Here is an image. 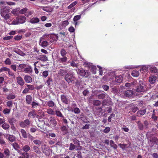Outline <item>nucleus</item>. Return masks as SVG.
Returning a JSON list of instances; mask_svg holds the SVG:
<instances>
[{
	"mask_svg": "<svg viewBox=\"0 0 158 158\" xmlns=\"http://www.w3.org/2000/svg\"><path fill=\"white\" fill-rule=\"evenodd\" d=\"M148 88L147 87L145 83H143V81L139 80V84L137 87L136 90L137 92H145L148 89Z\"/></svg>",
	"mask_w": 158,
	"mask_h": 158,
	"instance_id": "nucleus-1",
	"label": "nucleus"
},
{
	"mask_svg": "<svg viewBox=\"0 0 158 158\" xmlns=\"http://www.w3.org/2000/svg\"><path fill=\"white\" fill-rule=\"evenodd\" d=\"M120 96L123 98L130 97L133 94V91L130 90H128L126 91H123L122 90L121 91L120 90Z\"/></svg>",
	"mask_w": 158,
	"mask_h": 158,
	"instance_id": "nucleus-2",
	"label": "nucleus"
},
{
	"mask_svg": "<svg viewBox=\"0 0 158 158\" xmlns=\"http://www.w3.org/2000/svg\"><path fill=\"white\" fill-rule=\"evenodd\" d=\"M77 74L79 75L86 78L88 77L90 75V73L88 71L86 72L85 70L83 69H78L76 70Z\"/></svg>",
	"mask_w": 158,
	"mask_h": 158,
	"instance_id": "nucleus-3",
	"label": "nucleus"
},
{
	"mask_svg": "<svg viewBox=\"0 0 158 158\" xmlns=\"http://www.w3.org/2000/svg\"><path fill=\"white\" fill-rule=\"evenodd\" d=\"M26 18L24 16H19L17 18V20H14L12 23L14 25H17L18 24H22L25 22Z\"/></svg>",
	"mask_w": 158,
	"mask_h": 158,
	"instance_id": "nucleus-4",
	"label": "nucleus"
},
{
	"mask_svg": "<svg viewBox=\"0 0 158 158\" xmlns=\"http://www.w3.org/2000/svg\"><path fill=\"white\" fill-rule=\"evenodd\" d=\"M64 79L68 83H72L74 81L75 77L72 74L68 73L65 76Z\"/></svg>",
	"mask_w": 158,
	"mask_h": 158,
	"instance_id": "nucleus-5",
	"label": "nucleus"
},
{
	"mask_svg": "<svg viewBox=\"0 0 158 158\" xmlns=\"http://www.w3.org/2000/svg\"><path fill=\"white\" fill-rule=\"evenodd\" d=\"M58 72V74L61 76L65 77L68 72V69L66 67L62 66H60Z\"/></svg>",
	"mask_w": 158,
	"mask_h": 158,
	"instance_id": "nucleus-6",
	"label": "nucleus"
},
{
	"mask_svg": "<svg viewBox=\"0 0 158 158\" xmlns=\"http://www.w3.org/2000/svg\"><path fill=\"white\" fill-rule=\"evenodd\" d=\"M46 39V37L45 38L43 36L40 40V45L43 48L47 47L49 45V44L47 41L44 40L45 39Z\"/></svg>",
	"mask_w": 158,
	"mask_h": 158,
	"instance_id": "nucleus-7",
	"label": "nucleus"
},
{
	"mask_svg": "<svg viewBox=\"0 0 158 158\" xmlns=\"http://www.w3.org/2000/svg\"><path fill=\"white\" fill-rule=\"evenodd\" d=\"M23 71L26 73L30 74L32 73L33 72V69L32 67L29 64L26 65V67Z\"/></svg>",
	"mask_w": 158,
	"mask_h": 158,
	"instance_id": "nucleus-8",
	"label": "nucleus"
},
{
	"mask_svg": "<svg viewBox=\"0 0 158 158\" xmlns=\"http://www.w3.org/2000/svg\"><path fill=\"white\" fill-rule=\"evenodd\" d=\"M105 97L107 98V100L109 102H110L111 98L108 95L104 92L99 91V99H103Z\"/></svg>",
	"mask_w": 158,
	"mask_h": 158,
	"instance_id": "nucleus-9",
	"label": "nucleus"
},
{
	"mask_svg": "<svg viewBox=\"0 0 158 158\" xmlns=\"http://www.w3.org/2000/svg\"><path fill=\"white\" fill-rule=\"evenodd\" d=\"M44 148H42V151L46 155L48 156L50 155V149L49 147H46L45 145H44Z\"/></svg>",
	"mask_w": 158,
	"mask_h": 158,
	"instance_id": "nucleus-10",
	"label": "nucleus"
},
{
	"mask_svg": "<svg viewBox=\"0 0 158 158\" xmlns=\"http://www.w3.org/2000/svg\"><path fill=\"white\" fill-rule=\"evenodd\" d=\"M60 98L62 102L64 104H68L69 103V100L68 99L66 96L64 95H61Z\"/></svg>",
	"mask_w": 158,
	"mask_h": 158,
	"instance_id": "nucleus-11",
	"label": "nucleus"
},
{
	"mask_svg": "<svg viewBox=\"0 0 158 158\" xmlns=\"http://www.w3.org/2000/svg\"><path fill=\"white\" fill-rule=\"evenodd\" d=\"M85 64L87 65L90 69V70L93 74H95L96 73L97 68L95 66L88 64Z\"/></svg>",
	"mask_w": 158,
	"mask_h": 158,
	"instance_id": "nucleus-12",
	"label": "nucleus"
},
{
	"mask_svg": "<svg viewBox=\"0 0 158 158\" xmlns=\"http://www.w3.org/2000/svg\"><path fill=\"white\" fill-rule=\"evenodd\" d=\"M49 123L53 126L55 127L57 124V122L56 121L55 118L51 116L49 118Z\"/></svg>",
	"mask_w": 158,
	"mask_h": 158,
	"instance_id": "nucleus-13",
	"label": "nucleus"
},
{
	"mask_svg": "<svg viewBox=\"0 0 158 158\" xmlns=\"http://www.w3.org/2000/svg\"><path fill=\"white\" fill-rule=\"evenodd\" d=\"M17 83L21 86H23L24 83V81L21 77H18L16 78Z\"/></svg>",
	"mask_w": 158,
	"mask_h": 158,
	"instance_id": "nucleus-14",
	"label": "nucleus"
},
{
	"mask_svg": "<svg viewBox=\"0 0 158 158\" xmlns=\"http://www.w3.org/2000/svg\"><path fill=\"white\" fill-rule=\"evenodd\" d=\"M24 79L25 81L27 83H30L32 81V77L30 75H25Z\"/></svg>",
	"mask_w": 158,
	"mask_h": 158,
	"instance_id": "nucleus-15",
	"label": "nucleus"
},
{
	"mask_svg": "<svg viewBox=\"0 0 158 158\" xmlns=\"http://www.w3.org/2000/svg\"><path fill=\"white\" fill-rule=\"evenodd\" d=\"M72 141L73 143L75 144L78 150L81 149V147L80 146V144L79 143V141L76 139H73Z\"/></svg>",
	"mask_w": 158,
	"mask_h": 158,
	"instance_id": "nucleus-16",
	"label": "nucleus"
},
{
	"mask_svg": "<svg viewBox=\"0 0 158 158\" xmlns=\"http://www.w3.org/2000/svg\"><path fill=\"white\" fill-rule=\"evenodd\" d=\"M9 9L6 7L1 8L0 12L1 15H4V14H7L9 12Z\"/></svg>",
	"mask_w": 158,
	"mask_h": 158,
	"instance_id": "nucleus-17",
	"label": "nucleus"
},
{
	"mask_svg": "<svg viewBox=\"0 0 158 158\" xmlns=\"http://www.w3.org/2000/svg\"><path fill=\"white\" fill-rule=\"evenodd\" d=\"M37 60L44 61H46L48 60L47 57L45 55H41L38 56Z\"/></svg>",
	"mask_w": 158,
	"mask_h": 158,
	"instance_id": "nucleus-18",
	"label": "nucleus"
},
{
	"mask_svg": "<svg viewBox=\"0 0 158 158\" xmlns=\"http://www.w3.org/2000/svg\"><path fill=\"white\" fill-rule=\"evenodd\" d=\"M122 89H119L117 88L116 87H114L112 88V92L116 94H117L118 96H120V91H121V90Z\"/></svg>",
	"mask_w": 158,
	"mask_h": 158,
	"instance_id": "nucleus-19",
	"label": "nucleus"
},
{
	"mask_svg": "<svg viewBox=\"0 0 158 158\" xmlns=\"http://www.w3.org/2000/svg\"><path fill=\"white\" fill-rule=\"evenodd\" d=\"M156 81V77L155 76H151L149 77V81L151 84L155 83Z\"/></svg>",
	"mask_w": 158,
	"mask_h": 158,
	"instance_id": "nucleus-20",
	"label": "nucleus"
},
{
	"mask_svg": "<svg viewBox=\"0 0 158 158\" xmlns=\"http://www.w3.org/2000/svg\"><path fill=\"white\" fill-rule=\"evenodd\" d=\"M52 82V78L51 76H50L47 78L45 83L48 86H50Z\"/></svg>",
	"mask_w": 158,
	"mask_h": 158,
	"instance_id": "nucleus-21",
	"label": "nucleus"
},
{
	"mask_svg": "<svg viewBox=\"0 0 158 158\" xmlns=\"http://www.w3.org/2000/svg\"><path fill=\"white\" fill-rule=\"evenodd\" d=\"M36 115V112L35 110H33L31 111L28 113V116L29 118H34Z\"/></svg>",
	"mask_w": 158,
	"mask_h": 158,
	"instance_id": "nucleus-22",
	"label": "nucleus"
},
{
	"mask_svg": "<svg viewBox=\"0 0 158 158\" xmlns=\"http://www.w3.org/2000/svg\"><path fill=\"white\" fill-rule=\"evenodd\" d=\"M150 72L155 73L156 74H157L158 73V70L157 69L156 67L151 66L150 67Z\"/></svg>",
	"mask_w": 158,
	"mask_h": 158,
	"instance_id": "nucleus-23",
	"label": "nucleus"
},
{
	"mask_svg": "<svg viewBox=\"0 0 158 158\" xmlns=\"http://www.w3.org/2000/svg\"><path fill=\"white\" fill-rule=\"evenodd\" d=\"M26 103L28 104H30L32 101V97L31 95H27L26 97Z\"/></svg>",
	"mask_w": 158,
	"mask_h": 158,
	"instance_id": "nucleus-24",
	"label": "nucleus"
},
{
	"mask_svg": "<svg viewBox=\"0 0 158 158\" xmlns=\"http://www.w3.org/2000/svg\"><path fill=\"white\" fill-rule=\"evenodd\" d=\"M20 154L21 156L19 157L18 158H29V154L27 152H21L20 153Z\"/></svg>",
	"mask_w": 158,
	"mask_h": 158,
	"instance_id": "nucleus-25",
	"label": "nucleus"
},
{
	"mask_svg": "<svg viewBox=\"0 0 158 158\" xmlns=\"http://www.w3.org/2000/svg\"><path fill=\"white\" fill-rule=\"evenodd\" d=\"M150 141L153 144H158V139L156 137H154L150 139Z\"/></svg>",
	"mask_w": 158,
	"mask_h": 158,
	"instance_id": "nucleus-26",
	"label": "nucleus"
},
{
	"mask_svg": "<svg viewBox=\"0 0 158 158\" xmlns=\"http://www.w3.org/2000/svg\"><path fill=\"white\" fill-rule=\"evenodd\" d=\"M62 57L59 58L58 59V61L62 63H65L68 60V58L66 56H62Z\"/></svg>",
	"mask_w": 158,
	"mask_h": 158,
	"instance_id": "nucleus-27",
	"label": "nucleus"
},
{
	"mask_svg": "<svg viewBox=\"0 0 158 158\" xmlns=\"http://www.w3.org/2000/svg\"><path fill=\"white\" fill-rule=\"evenodd\" d=\"M146 110L145 109L140 110L137 111V115L138 117H140L144 115L146 113Z\"/></svg>",
	"mask_w": 158,
	"mask_h": 158,
	"instance_id": "nucleus-28",
	"label": "nucleus"
},
{
	"mask_svg": "<svg viewBox=\"0 0 158 158\" xmlns=\"http://www.w3.org/2000/svg\"><path fill=\"white\" fill-rule=\"evenodd\" d=\"M33 151L38 154H40L41 153V151L40 148L36 146H33Z\"/></svg>",
	"mask_w": 158,
	"mask_h": 158,
	"instance_id": "nucleus-29",
	"label": "nucleus"
},
{
	"mask_svg": "<svg viewBox=\"0 0 158 158\" xmlns=\"http://www.w3.org/2000/svg\"><path fill=\"white\" fill-rule=\"evenodd\" d=\"M8 121L10 125H13L14 124V123L16 122L17 120L15 118H8Z\"/></svg>",
	"mask_w": 158,
	"mask_h": 158,
	"instance_id": "nucleus-30",
	"label": "nucleus"
},
{
	"mask_svg": "<svg viewBox=\"0 0 158 158\" xmlns=\"http://www.w3.org/2000/svg\"><path fill=\"white\" fill-rule=\"evenodd\" d=\"M45 37L46 38L49 37L51 39H52L53 41L55 40V36L53 34H45L44 35V37L45 38Z\"/></svg>",
	"mask_w": 158,
	"mask_h": 158,
	"instance_id": "nucleus-31",
	"label": "nucleus"
},
{
	"mask_svg": "<svg viewBox=\"0 0 158 158\" xmlns=\"http://www.w3.org/2000/svg\"><path fill=\"white\" fill-rule=\"evenodd\" d=\"M122 80L123 77L121 75L117 76L115 77V81L117 82L120 83L122 82Z\"/></svg>",
	"mask_w": 158,
	"mask_h": 158,
	"instance_id": "nucleus-32",
	"label": "nucleus"
},
{
	"mask_svg": "<svg viewBox=\"0 0 158 158\" xmlns=\"http://www.w3.org/2000/svg\"><path fill=\"white\" fill-rule=\"evenodd\" d=\"M27 64H19L18 67V69L21 71L24 70L25 67H26Z\"/></svg>",
	"mask_w": 158,
	"mask_h": 158,
	"instance_id": "nucleus-33",
	"label": "nucleus"
},
{
	"mask_svg": "<svg viewBox=\"0 0 158 158\" xmlns=\"http://www.w3.org/2000/svg\"><path fill=\"white\" fill-rule=\"evenodd\" d=\"M55 113L57 117L61 118L64 117L63 115L60 111L58 110L55 111Z\"/></svg>",
	"mask_w": 158,
	"mask_h": 158,
	"instance_id": "nucleus-34",
	"label": "nucleus"
},
{
	"mask_svg": "<svg viewBox=\"0 0 158 158\" xmlns=\"http://www.w3.org/2000/svg\"><path fill=\"white\" fill-rule=\"evenodd\" d=\"M20 132L23 138H26L27 137V134L24 130L23 129H21L20 130Z\"/></svg>",
	"mask_w": 158,
	"mask_h": 158,
	"instance_id": "nucleus-35",
	"label": "nucleus"
},
{
	"mask_svg": "<svg viewBox=\"0 0 158 158\" xmlns=\"http://www.w3.org/2000/svg\"><path fill=\"white\" fill-rule=\"evenodd\" d=\"M16 96L15 94H10L7 95L6 98L8 100L13 99L15 98Z\"/></svg>",
	"mask_w": 158,
	"mask_h": 158,
	"instance_id": "nucleus-36",
	"label": "nucleus"
},
{
	"mask_svg": "<svg viewBox=\"0 0 158 158\" xmlns=\"http://www.w3.org/2000/svg\"><path fill=\"white\" fill-rule=\"evenodd\" d=\"M47 105L49 107H53L56 106V104L55 103L52 101H49L47 102Z\"/></svg>",
	"mask_w": 158,
	"mask_h": 158,
	"instance_id": "nucleus-37",
	"label": "nucleus"
},
{
	"mask_svg": "<svg viewBox=\"0 0 158 158\" xmlns=\"http://www.w3.org/2000/svg\"><path fill=\"white\" fill-rule=\"evenodd\" d=\"M12 146L16 150L18 151V152H20V151L19 150V147L18 144L16 143H13L12 144Z\"/></svg>",
	"mask_w": 158,
	"mask_h": 158,
	"instance_id": "nucleus-38",
	"label": "nucleus"
},
{
	"mask_svg": "<svg viewBox=\"0 0 158 158\" xmlns=\"http://www.w3.org/2000/svg\"><path fill=\"white\" fill-rule=\"evenodd\" d=\"M139 74V72L137 70H133L131 73V75L134 77H138Z\"/></svg>",
	"mask_w": 158,
	"mask_h": 158,
	"instance_id": "nucleus-39",
	"label": "nucleus"
},
{
	"mask_svg": "<svg viewBox=\"0 0 158 158\" xmlns=\"http://www.w3.org/2000/svg\"><path fill=\"white\" fill-rule=\"evenodd\" d=\"M22 149L25 152H27L30 150V148L29 145H25L23 147Z\"/></svg>",
	"mask_w": 158,
	"mask_h": 158,
	"instance_id": "nucleus-40",
	"label": "nucleus"
},
{
	"mask_svg": "<svg viewBox=\"0 0 158 158\" xmlns=\"http://www.w3.org/2000/svg\"><path fill=\"white\" fill-rule=\"evenodd\" d=\"M47 113L50 115H54L55 111H54L52 109L49 108L47 109Z\"/></svg>",
	"mask_w": 158,
	"mask_h": 158,
	"instance_id": "nucleus-41",
	"label": "nucleus"
},
{
	"mask_svg": "<svg viewBox=\"0 0 158 158\" xmlns=\"http://www.w3.org/2000/svg\"><path fill=\"white\" fill-rule=\"evenodd\" d=\"M40 19L37 18H33L30 20V22L32 23H35L39 22Z\"/></svg>",
	"mask_w": 158,
	"mask_h": 158,
	"instance_id": "nucleus-42",
	"label": "nucleus"
},
{
	"mask_svg": "<svg viewBox=\"0 0 158 158\" xmlns=\"http://www.w3.org/2000/svg\"><path fill=\"white\" fill-rule=\"evenodd\" d=\"M148 68L149 67L148 65L143 66L142 68L140 69V71L142 73L143 72H145V71H147L148 70Z\"/></svg>",
	"mask_w": 158,
	"mask_h": 158,
	"instance_id": "nucleus-43",
	"label": "nucleus"
},
{
	"mask_svg": "<svg viewBox=\"0 0 158 158\" xmlns=\"http://www.w3.org/2000/svg\"><path fill=\"white\" fill-rule=\"evenodd\" d=\"M2 127L4 129L8 130L10 127L9 125L6 123H4L2 125Z\"/></svg>",
	"mask_w": 158,
	"mask_h": 158,
	"instance_id": "nucleus-44",
	"label": "nucleus"
},
{
	"mask_svg": "<svg viewBox=\"0 0 158 158\" xmlns=\"http://www.w3.org/2000/svg\"><path fill=\"white\" fill-rule=\"evenodd\" d=\"M154 135V134L152 133L151 132L148 131L146 135L148 139H150Z\"/></svg>",
	"mask_w": 158,
	"mask_h": 158,
	"instance_id": "nucleus-45",
	"label": "nucleus"
},
{
	"mask_svg": "<svg viewBox=\"0 0 158 158\" xmlns=\"http://www.w3.org/2000/svg\"><path fill=\"white\" fill-rule=\"evenodd\" d=\"M8 139L10 141L13 142L15 140V137L13 135H9L8 136Z\"/></svg>",
	"mask_w": 158,
	"mask_h": 158,
	"instance_id": "nucleus-46",
	"label": "nucleus"
},
{
	"mask_svg": "<svg viewBox=\"0 0 158 158\" xmlns=\"http://www.w3.org/2000/svg\"><path fill=\"white\" fill-rule=\"evenodd\" d=\"M38 63V61H36L34 64V71L35 74H38L39 73L38 69H37L36 64Z\"/></svg>",
	"mask_w": 158,
	"mask_h": 158,
	"instance_id": "nucleus-47",
	"label": "nucleus"
},
{
	"mask_svg": "<svg viewBox=\"0 0 158 158\" xmlns=\"http://www.w3.org/2000/svg\"><path fill=\"white\" fill-rule=\"evenodd\" d=\"M3 152L6 156L9 157L10 156V151L8 148H5Z\"/></svg>",
	"mask_w": 158,
	"mask_h": 158,
	"instance_id": "nucleus-48",
	"label": "nucleus"
},
{
	"mask_svg": "<svg viewBox=\"0 0 158 158\" xmlns=\"http://www.w3.org/2000/svg\"><path fill=\"white\" fill-rule=\"evenodd\" d=\"M48 71L47 70H45L43 72L42 76L44 78H45L48 76Z\"/></svg>",
	"mask_w": 158,
	"mask_h": 158,
	"instance_id": "nucleus-49",
	"label": "nucleus"
},
{
	"mask_svg": "<svg viewBox=\"0 0 158 158\" xmlns=\"http://www.w3.org/2000/svg\"><path fill=\"white\" fill-rule=\"evenodd\" d=\"M67 53V52L65 50L62 48L60 51V54L62 56H65Z\"/></svg>",
	"mask_w": 158,
	"mask_h": 158,
	"instance_id": "nucleus-50",
	"label": "nucleus"
},
{
	"mask_svg": "<svg viewBox=\"0 0 158 158\" xmlns=\"http://www.w3.org/2000/svg\"><path fill=\"white\" fill-rule=\"evenodd\" d=\"M110 146L113 147L114 149H116L117 148V146L115 144L114 141L112 140H110Z\"/></svg>",
	"mask_w": 158,
	"mask_h": 158,
	"instance_id": "nucleus-51",
	"label": "nucleus"
},
{
	"mask_svg": "<svg viewBox=\"0 0 158 158\" xmlns=\"http://www.w3.org/2000/svg\"><path fill=\"white\" fill-rule=\"evenodd\" d=\"M138 126V128L140 130H143V124L140 121H139L137 122Z\"/></svg>",
	"mask_w": 158,
	"mask_h": 158,
	"instance_id": "nucleus-52",
	"label": "nucleus"
},
{
	"mask_svg": "<svg viewBox=\"0 0 158 158\" xmlns=\"http://www.w3.org/2000/svg\"><path fill=\"white\" fill-rule=\"evenodd\" d=\"M22 38L23 36L22 35H17L14 37V39L15 41H19L22 40Z\"/></svg>",
	"mask_w": 158,
	"mask_h": 158,
	"instance_id": "nucleus-53",
	"label": "nucleus"
},
{
	"mask_svg": "<svg viewBox=\"0 0 158 158\" xmlns=\"http://www.w3.org/2000/svg\"><path fill=\"white\" fill-rule=\"evenodd\" d=\"M99 75H102L103 73H105L106 70L104 69H103L102 67L99 66Z\"/></svg>",
	"mask_w": 158,
	"mask_h": 158,
	"instance_id": "nucleus-54",
	"label": "nucleus"
},
{
	"mask_svg": "<svg viewBox=\"0 0 158 158\" xmlns=\"http://www.w3.org/2000/svg\"><path fill=\"white\" fill-rule=\"evenodd\" d=\"M77 3V2L76 1H74L71 3L69 6L68 7V9H70L74 6L76 5Z\"/></svg>",
	"mask_w": 158,
	"mask_h": 158,
	"instance_id": "nucleus-55",
	"label": "nucleus"
},
{
	"mask_svg": "<svg viewBox=\"0 0 158 158\" xmlns=\"http://www.w3.org/2000/svg\"><path fill=\"white\" fill-rule=\"evenodd\" d=\"M10 111V109L8 108H5L3 111V113L5 114H9Z\"/></svg>",
	"mask_w": 158,
	"mask_h": 158,
	"instance_id": "nucleus-56",
	"label": "nucleus"
},
{
	"mask_svg": "<svg viewBox=\"0 0 158 158\" xmlns=\"http://www.w3.org/2000/svg\"><path fill=\"white\" fill-rule=\"evenodd\" d=\"M6 104L8 107L10 108L12 106L13 102L9 100L6 102Z\"/></svg>",
	"mask_w": 158,
	"mask_h": 158,
	"instance_id": "nucleus-57",
	"label": "nucleus"
},
{
	"mask_svg": "<svg viewBox=\"0 0 158 158\" xmlns=\"http://www.w3.org/2000/svg\"><path fill=\"white\" fill-rule=\"evenodd\" d=\"M33 142L34 143L35 145H40L42 143V142L41 141L38 139L34 140L33 141Z\"/></svg>",
	"mask_w": 158,
	"mask_h": 158,
	"instance_id": "nucleus-58",
	"label": "nucleus"
},
{
	"mask_svg": "<svg viewBox=\"0 0 158 158\" xmlns=\"http://www.w3.org/2000/svg\"><path fill=\"white\" fill-rule=\"evenodd\" d=\"M27 87L30 90L32 91L34 89L35 87L33 85H27Z\"/></svg>",
	"mask_w": 158,
	"mask_h": 158,
	"instance_id": "nucleus-59",
	"label": "nucleus"
},
{
	"mask_svg": "<svg viewBox=\"0 0 158 158\" xmlns=\"http://www.w3.org/2000/svg\"><path fill=\"white\" fill-rule=\"evenodd\" d=\"M81 16L80 15H77L74 16L73 19V20L74 22L77 21L78 20L80 19L81 18Z\"/></svg>",
	"mask_w": 158,
	"mask_h": 158,
	"instance_id": "nucleus-60",
	"label": "nucleus"
},
{
	"mask_svg": "<svg viewBox=\"0 0 158 158\" xmlns=\"http://www.w3.org/2000/svg\"><path fill=\"white\" fill-rule=\"evenodd\" d=\"M76 147V146L75 145L72 143H71L69 148V150H73L75 149Z\"/></svg>",
	"mask_w": 158,
	"mask_h": 158,
	"instance_id": "nucleus-61",
	"label": "nucleus"
},
{
	"mask_svg": "<svg viewBox=\"0 0 158 158\" xmlns=\"http://www.w3.org/2000/svg\"><path fill=\"white\" fill-rule=\"evenodd\" d=\"M39 105V103L36 102L34 101H33L32 102L31 104V106L32 108H34L36 107L37 106H38Z\"/></svg>",
	"mask_w": 158,
	"mask_h": 158,
	"instance_id": "nucleus-62",
	"label": "nucleus"
},
{
	"mask_svg": "<svg viewBox=\"0 0 158 158\" xmlns=\"http://www.w3.org/2000/svg\"><path fill=\"white\" fill-rule=\"evenodd\" d=\"M9 69L8 68L6 67H2L0 69V72H2L3 71H7L8 72V71H9Z\"/></svg>",
	"mask_w": 158,
	"mask_h": 158,
	"instance_id": "nucleus-63",
	"label": "nucleus"
},
{
	"mask_svg": "<svg viewBox=\"0 0 158 158\" xmlns=\"http://www.w3.org/2000/svg\"><path fill=\"white\" fill-rule=\"evenodd\" d=\"M118 145H119L120 147L122 148L123 150H124L126 148V147L127 146V145L126 144H119Z\"/></svg>",
	"mask_w": 158,
	"mask_h": 158,
	"instance_id": "nucleus-64",
	"label": "nucleus"
}]
</instances>
